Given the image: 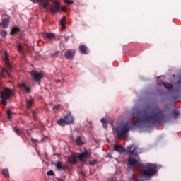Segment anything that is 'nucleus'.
Wrapping results in <instances>:
<instances>
[{"label": "nucleus", "mask_w": 181, "mask_h": 181, "mask_svg": "<svg viewBox=\"0 0 181 181\" xmlns=\"http://www.w3.org/2000/svg\"><path fill=\"white\" fill-rule=\"evenodd\" d=\"M19 87L21 88H23V90H25V93H30V88L29 87L26 86V84L21 83L19 85Z\"/></svg>", "instance_id": "nucleus-19"}, {"label": "nucleus", "mask_w": 181, "mask_h": 181, "mask_svg": "<svg viewBox=\"0 0 181 181\" xmlns=\"http://www.w3.org/2000/svg\"><path fill=\"white\" fill-rule=\"evenodd\" d=\"M31 77H33V80L36 81L37 84H40V81L42 78H43V74L37 71L33 70L30 72Z\"/></svg>", "instance_id": "nucleus-9"}, {"label": "nucleus", "mask_w": 181, "mask_h": 181, "mask_svg": "<svg viewBox=\"0 0 181 181\" xmlns=\"http://www.w3.org/2000/svg\"><path fill=\"white\" fill-rule=\"evenodd\" d=\"M6 114L7 118H8V119H11V118H12V117H11V116H12V112H11V110L8 109V110H6Z\"/></svg>", "instance_id": "nucleus-29"}, {"label": "nucleus", "mask_w": 181, "mask_h": 181, "mask_svg": "<svg viewBox=\"0 0 181 181\" xmlns=\"http://www.w3.org/2000/svg\"><path fill=\"white\" fill-rule=\"evenodd\" d=\"M47 176H54V172L53 170H49L47 173Z\"/></svg>", "instance_id": "nucleus-33"}, {"label": "nucleus", "mask_w": 181, "mask_h": 181, "mask_svg": "<svg viewBox=\"0 0 181 181\" xmlns=\"http://www.w3.org/2000/svg\"><path fill=\"white\" fill-rule=\"evenodd\" d=\"M97 163H98V160L97 159L89 161V165H90V166H94V165H97Z\"/></svg>", "instance_id": "nucleus-30"}, {"label": "nucleus", "mask_w": 181, "mask_h": 181, "mask_svg": "<svg viewBox=\"0 0 181 181\" xmlns=\"http://www.w3.org/2000/svg\"><path fill=\"white\" fill-rule=\"evenodd\" d=\"M100 122L103 124V127L107 129V128H108V125L107 124V122H105V119L104 118H102Z\"/></svg>", "instance_id": "nucleus-27"}, {"label": "nucleus", "mask_w": 181, "mask_h": 181, "mask_svg": "<svg viewBox=\"0 0 181 181\" xmlns=\"http://www.w3.org/2000/svg\"><path fill=\"white\" fill-rule=\"evenodd\" d=\"M31 142H33V144H37V140H36L33 138H31Z\"/></svg>", "instance_id": "nucleus-37"}, {"label": "nucleus", "mask_w": 181, "mask_h": 181, "mask_svg": "<svg viewBox=\"0 0 181 181\" xmlns=\"http://www.w3.org/2000/svg\"><path fill=\"white\" fill-rule=\"evenodd\" d=\"M56 35L53 33H45L44 34V39L45 40H52V39H54Z\"/></svg>", "instance_id": "nucleus-13"}, {"label": "nucleus", "mask_w": 181, "mask_h": 181, "mask_svg": "<svg viewBox=\"0 0 181 181\" xmlns=\"http://www.w3.org/2000/svg\"><path fill=\"white\" fill-rule=\"evenodd\" d=\"M33 117L34 119H37V117H36V113L35 112H33Z\"/></svg>", "instance_id": "nucleus-40"}, {"label": "nucleus", "mask_w": 181, "mask_h": 181, "mask_svg": "<svg viewBox=\"0 0 181 181\" xmlns=\"http://www.w3.org/2000/svg\"><path fill=\"white\" fill-rule=\"evenodd\" d=\"M175 86L179 88H181V76L178 77L177 81L175 83Z\"/></svg>", "instance_id": "nucleus-28"}, {"label": "nucleus", "mask_w": 181, "mask_h": 181, "mask_svg": "<svg viewBox=\"0 0 181 181\" xmlns=\"http://www.w3.org/2000/svg\"><path fill=\"white\" fill-rule=\"evenodd\" d=\"M0 26H1V23H0Z\"/></svg>", "instance_id": "nucleus-44"}, {"label": "nucleus", "mask_w": 181, "mask_h": 181, "mask_svg": "<svg viewBox=\"0 0 181 181\" xmlns=\"http://www.w3.org/2000/svg\"><path fill=\"white\" fill-rule=\"evenodd\" d=\"M33 104V99L28 100L27 103H26V108H27V110H30Z\"/></svg>", "instance_id": "nucleus-24"}, {"label": "nucleus", "mask_w": 181, "mask_h": 181, "mask_svg": "<svg viewBox=\"0 0 181 181\" xmlns=\"http://www.w3.org/2000/svg\"><path fill=\"white\" fill-rule=\"evenodd\" d=\"M60 23L63 29L66 28V16H63L62 19L60 21Z\"/></svg>", "instance_id": "nucleus-26"}, {"label": "nucleus", "mask_w": 181, "mask_h": 181, "mask_svg": "<svg viewBox=\"0 0 181 181\" xmlns=\"http://www.w3.org/2000/svg\"><path fill=\"white\" fill-rule=\"evenodd\" d=\"M91 155V153L87 150H85L84 152L81 153H78V155H76V157L78 158V159L83 162V160H84V159H88V157Z\"/></svg>", "instance_id": "nucleus-11"}, {"label": "nucleus", "mask_w": 181, "mask_h": 181, "mask_svg": "<svg viewBox=\"0 0 181 181\" xmlns=\"http://www.w3.org/2000/svg\"><path fill=\"white\" fill-rule=\"evenodd\" d=\"M57 83H62V81L58 80V81H57Z\"/></svg>", "instance_id": "nucleus-43"}, {"label": "nucleus", "mask_w": 181, "mask_h": 181, "mask_svg": "<svg viewBox=\"0 0 181 181\" xmlns=\"http://www.w3.org/2000/svg\"><path fill=\"white\" fill-rule=\"evenodd\" d=\"M126 151L129 155H135V156H138V146L135 145L129 146Z\"/></svg>", "instance_id": "nucleus-10"}, {"label": "nucleus", "mask_w": 181, "mask_h": 181, "mask_svg": "<svg viewBox=\"0 0 181 181\" xmlns=\"http://www.w3.org/2000/svg\"><path fill=\"white\" fill-rule=\"evenodd\" d=\"M59 107H60V105L54 106V110H59Z\"/></svg>", "instance_id": "nucleus-42"}, {"label": "nucleus", "mask_w": 181, "mask_h": 181, "mask_svg": "<svg viewBox=\"0 0 181 181\" xmlns=\"http://www.w3.org/2000/svg\"><path fill=\"white\" fill-rule=\"evenodd\" d=\"M31 1V2H33L34 4H39V1L40 0H30Z\"/></svg>", "instance_id": "nucleus-39"}, {"label": "nucleus", "mask_w": 181, "mask_h": 181, "mask_svg": "<svg viewBox=\"0 0 181 181\" xmlns=\"http://www.w3.org/2000/svg\"><path fill=\"white\" fill-rule=\"evenodd\" d=\"M53 4L49 6V11L51 15H57V13H59L60 12V9L62 11V12H66L67 8L62 6V4H60V1L59 0H54L52 1Z\"/></svg>", "instance_id": "nucleus-5"}, {"label": "nucleus", "mask_w": 181, "mask_h": 181, "mask_svg": "<svg viewBox=\"0 0 181 181\" xmlns=\"http://www.w3.org/2000/svg\"><path fill=\"white\" fill-rule=\"evenodd\" d=\"M59 56V52H55L54 53L52 54V57H57Z\"/></svg>", "instance_id": "nucleus-35"}, {"label": "nucleus", "mask_w": 181, "mask_h": 181, "mask_svg": "<svg viewBox=\"0 0 181 181\" xmlns=\"http://www.w3.org/2000/svg\"><path fill=\"white\" fill-rule=\"evenodd\" d=\"M4 62L6 68L1 69V77H5V73H6L8 78H12V75H11V73H9V71H12V65H11V63H9V57L8 55V52H4Z\"/></svg>", "instance_id": "nucleus-4"}, {"label": "nucleus", "mask_w": 181, "mask_h": 181, "mask_svg": "<svg viewBox=\"0 0 181 181\" xmlns=\"http://www.w3.org/2000/svg\"><path fill=\"white\" fill-rule=\"evenodd\" d=\"M75 142L79 146H81L84 145V142L81 139V136H78L77 139H76Z\"/></svg>", "instance_id": "nucleus-21"}, {"label": "nucleus", "mask_w": 181, "mask_h": 181, "mask_svg": "<svg viewBox=\"0 0 181 181\" xmlns=\"http://www.w3.org/2000/svg\"><path fill=\"white\" fill-rule=\"evenodd\" d=\"M19 32H21V29H19L18 27H14L11 29L10 35L13 36V35H16V33H19Z\"/></svg>", "instance_id": "nucleus-18"}, {"label": "nucleus", "mask_w": 181, "mask_h": 181, "mask_svg": "<svg viewBox=\"0 0 181 181\" xmlns=\"http://www.w3.org/2000/svg\"><path fill=\"white\" fill-rule=\"evenodd\" d=\"M1 174L3 175V176H4V177H9V170H8L7 169L2 170Z\"/></svg>", "instance_id": "nucleus-25"}, {"label": "nucleus", "mask_w": 181, "mask_h": 181, "mask_svg": "<svg viewBox=\"0 0 181 181\" xmlns=\"http://www.w3.org/2000/svg\"><path fill=\"white\" fill-rule=\"evenodd\" d=\"M56 166L59 170H65L66 169V166L62 165V161H58Z\"/></svg>", "instance_id": "nucleus-20"}, {"label": "nucleus", "mask_w": 181, "mask_h": 181, "mask_svg": "<svg viewBox=\"0 0 181 181\" xmlns=\"http://www.w3.org/2000/svg\"><path fill=\"white\" fill-rule=\"evenodd\" d=\"M79 50L81 54H88V47L86 45H81L79 47Z\"/></svg>", "instance_id": "nucleus-15"}, {"label": "nucleus", "mask_w": 181, "mask_h": 181, "mask_svg": "<svg viewBox=\"0 0 181 181\" xmlns=\"http://www.w3.org/2000/svg\"><path fill=\"white\" fill-rule=\"evenodd\" d=\"M134 127V124H132V122L128 120L127 122L119 124V126L116 128V134L118 136H120V138H127V134H128Z\"/></svg>", "instance_id": "nucleus-3"}, {"label": "nucleus", "mask_w": 181, "mask_h": 181, "mask_svg": "<svg viewBox=\"0 0 181 181\" xmlns=\"http://www.w3.org/2000/svg\"><path fill=\"white\" fill-rule=\"evenodd\" d=\"M54 0H40L39 1V7L40 9H47L49 11L48 8H50L51 5H53V1Z\"/></svg>", "instance_id": "nucleus-8"}, {"label": "nucleus", "mask_w": 181, "mask_h": 181, "mask_svg": "<svg viewBox=\"0 0 181 181\" xmlns=\"http://www.w3.org/2000/svg\"><path fill=\"white\" fill-rule=\"evenodd\" d=\"M180 114L179 113V110H174L171 113V117L173 118H177Z\"/></svg>", "instance_id": "nucleus-23"}, {"label": "nucleus", "mask_w": 181, "mask_h": 181, "mask_svg": "<svg viewBox=\"0 0 181 181\" xmlns=\"http://www.w3.org/2000/svg\"><path fill=\"white\" fill-rule=\"evenodd\" d=\"M73 122H74V117L71 115V112H68L63 119L57 120V124L61 127H64L73 124Z\"/></svg>", "instance_id": "nucleus-7"}, {"label": "nucleus", "mask_w": 181, "mask_h": 181, "mask_svg": "<svg viewBox=\"0 0 181 181\" xmlns=\"http://www.w3.org/2000/svg\"><path fill=\"white\" fill-rule=\"evenodd\" d=\"M133 177L134 179V181H139V178H138V176L133 175Z\"/></svg>", "instance_id": "nucleus-38"}, {"label": "nucleus", "mask_w": 181, "mask_h": 181, "mask_svg": "<svg viewBox=\"0 0 181 181\" xmlns=\"http://www.w3.org/2000/svg\"><path fill=\"white\" fill-rule=\"evenodd\" d=\"M68 160L71 165L77 163V157L74 155H71L68 157Z\"/></svg>", "instance_id": "nucleus-14"}, {"label": "nucleus", "mask_w": 181, "mask_h": 181, "mask_svg": "<svg viewBox=\"0 0 181 181\" xmlns=\"http://www.w3.org/2000/svg\"><path fill=\"white\" fill-rule=\"evenodd\" d=\"M13 131L15 134H16L17 135H21V132L19 131L18 128L14 127Z\"/></svg>", "instance_id": "nucleus-32"}, {"label": "nucleus", "mask_w": 181, "mask_h": 181, "mask_svg": "<svg viewBox=\"0 0 181 181\" xmlns=\"http://www.w3.org/2000/svg\"><path fill=\"white\" fill-rule=\"evenodd\" d=\"M162 84L168 90H172V88H173V85H172L171 83L163 82Z\"/></svg>", "instance_id": "nucleus-22"}, {"label": "nucleus", "mask_w": 181, "mask_h": 181, "mask_svg": "<svg viewBox=\"0 0 181 181\" xmlns=\"http://www.w3.org/2000/svg\"><path fill=\"white\" fill-rule=\"evenodd\" d=\"M9 18L3 19L1 25L4 29H6L9 26Z\"/></svg>", "instance_id": "nucleus-17"}, {"label": "nucleus", "mask_w": 181, "mask_h": 181, "mask_svg": "<svg viewBox=\"0 0 181 181\" xmlns=\"http://www.w3.org/2000/svg\"><path fill=\"white\" fill-rule=\"evenodd\" d=\"M65 2L67 5H71L73 4V1L71 0H66Z\"/></svg>", "instance_id": "nucleus-36"}, {"label": "nucleus", "mask_w": 181, "mask_h": 181, "mask_svg": "<svg viewBox=\"0 0 181 181\" xmlns=\"http://www.w3.org/2000/svg\"><path fill=\"white\" fill-rule=\"evenodd\" d=\"M17 49H18V51L19 52V53H22V52H23L22 45H18L17 46Z\"/></svg>", "instance_id": "nucleus-34"}, {"label": "nucleus", "mask_w": 181, "mask_h": 181, "mask_svg": "<svg viewBox=\"0 0 181 181\" xmlns=\"http://www.w3.org/2000/svg\"><path fill=\"white\" fill-rule=\"evenodd\" d=\"M76 54V49H69L65 53L64 56L68 60H73L74 55Z\"/></svg>", "instance_id": "nucleus-12"}, {"label": "nucleus", "mask_w": 181, "mask_h": 181, "mask_svg": "<svg viewBox=\"0 0 181 181\" xmlns=\"http://www.w3.org/2000/svg\"><path fill=\"white\" fill-rule=\"evenodd\" d=\"M0 35L2 36V37H6V35H8V32L6 30H1L0 32Z\"/></svg>", "instance_id": "nucleus-31"}, {"label": "nucleus", "mask_w": 181, "mask_h": 181, "mask_svg": "<svg viewBox=\"0 0 181 181\" xmlns=\"http://www.w3.org/2000/svg\"><path fill=\"white\" fill-rule=\"evenodd\" d=\"M69 39H70V37H69V36H65V41H66V42H69Z\"/></svg>", "instance_id": "nucleus-41"}, {"label": "nucleus", "mask_w": 181, "mask_h": 181, "mask_svg": "<svg viewBox=\"0 0 181 181\" xmlns=\"http://www.w3.org/2000/svg\"><path fill=\"white\" fill-rule=\"evenodd\" d=\"M114 150L116 151V152H125V148L122 147L121 145L115 144L114 146Z\"/></svg>", "instance_id": "nucleus-16"}, {"label": "nucleus", "mask_w": 181, "mask_h": 181, "mask_svg": "<svg viewBox=\"0 0 181 181\" xmlns=\"http://www.w3.org/2000/svg\"><path fill=\"white\" fill-rule=\"evenodd\" d=\"M12 95H13V92L11 90V89L5 88L4 90H2L0 93L1 104H3V105H6V104H8V100H9Z\"/></svg>", "instance_id": "nucleus-6"}, {"label": "nucleus", "mask_w": 181, "mask_h": 181, "mask_svg": "<svg viewBox=\"0 0 181 181\" xmlns=\"http://www.w3.org/2000/svg\"><path fill=\"white\" fill-rule=\"evenodd\" d=\"M129 166H132L133 168H142L140 173L142 177H145V179H151L153 177V175L156 174V165L155 164H147L144 165V164L140 163L138 161L136 158L134 157V156H131L127 159Z\"/></svg>", "instance_id": "nucleus-2"}, {"label": "nucleus", "mask_w": 181, "mask_h": 181, "mask_svg": "<svg viewBox=\"0 0 181 181\" xmlns=\"http://www.w3.org/2000/svg\"><path fill=\"white\" fill-rule=\"evenodd\" d=\"M169 121V112L166 108L160 110L158 106L153 108L148 115L146 112H140L136 115V124L137 125H144V124H149V125H160Z\"/></svg>", "instance_id": "nucleus-1"}]
</instances>
